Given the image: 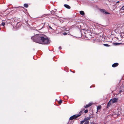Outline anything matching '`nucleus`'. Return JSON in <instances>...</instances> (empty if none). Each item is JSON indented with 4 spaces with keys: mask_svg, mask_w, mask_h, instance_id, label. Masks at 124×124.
Returning <instances> with one entry per match:
<instances>
[{
    "mask_svg": "<svg viewBox=\"0 0 124 124\" xmlns=\"http://www.w3.org/2000/svg\"><path fill=\"white\" fill-rule=\"evenodd\" d=\"M31 39L35 42L42 44H48L49 43V40L45 35L39 34L32 36Z\"/></svg>",
    "mask_w": 124,
    "mask_h": 124,
    "instance_id": "obj_1",
    "label": "nucleus"
},
{
    "mask_svg": "<svg viewBox=\"0 0 124 124\" xmlns=\"http://www.w3.org/2000/svg\"><path fill=\"white\" fill-rule=\"evenodd\" d=\"M82 111H81L78 114L74 115L70 117L69 118V120H72L73 119H76L80 116L82 114Z\"/></svg>",
    "mask_w": 124,
    "mask_h": 124,
    "instance_id": "obj_2",
    "label": "nucleus"
},
{
    "mask_svg": "<svg viewBox=\"0 0 124 124\" xmlns=\"http://www.w3.org/2000/svg\"><path fill=\"white\" fill-rule=\"evenodd\" d=\"M101 12L105 14H109L110 13L108 12H106L105 10L104 9H101L100 10Z\"/></svg>",
    "mask_w": 124,
    "mask_h": 124,
    "instance_id": "obj_3",
    "label": "nucleus"
},
{
    "mask_svg": "<svg viewBox=\"0 0 124 124\" xmlns=\"http://www.w3.org/2000/svg\"><path fill=\"white\" fill-rule=\"evenodd\" d=\"M118 100V98H113V99H111V100L112 101V102L113 103H114L116 102Z\"/></svg>",
    "mask_w": 124,
    "mask_h": 124,
    "instance_id": "obj_4",
    "label": "nucleus"
},
{
    "mask_svg": "<svg viewBox=\"0 0 124 124\" xmlns=\"http://www.w3.org/2000/svg\"><path fill=\"white\" fill-rule=\"evenodd\" d=\"M119 65V64L117 63H116L113 64L112 65L113 67H116L117 66Z\"/></svg>",
    "mask_w": 124,
    "mask_h": 124,
    "instance_id": "obj_5",
    "label": "nucleus"
},
{
    "mask_svg": "<svg viewBox=\"0 0 124 124\" xmlns=\"http://www.w3.org/2000/svg\"><path fill=\"white\" fill-rule=\"evenodd\" d=\"M90 118H91L90 117H87L86 118L84 119V121L85 122H86L88 121V120H90Z\"/></svg>",
    "mask_w": 124,
    "mask_h": 124,
    "instance_id": "obj_6",
    "label": "nucleus"
},
{
    "mask_svg": "<svg viewBox=\"0 0 124 124\" xmlns=\"http://www.w3.org/2000/svg\"><path fill=\"white\" fill-rule=\"evenodd\" d=\"M64 6L66 8L68 9H70L71 8L67 4H64Z\"/></svg>",
    "mask_w": 124,
    "mask_h": 124,
    "instance_id": "obj_7",
    "label": "nucleus"
},
{
    "mask_svg": "<svg viewBox=\"0 0 124 124\" xmlns=\"http://www.w3.org/2000/svg\"><path fill=\"white\" fill-rule=\"evenodd\" d=\"M111 103V100L108 102L107 105V108L109 107L110 106Z\"/></svg>",
    "mask_w": 124,
    "mask_h": 124,
    "instance_id": "obj_8",
    "label": "nucleus"
},
{
    "mask_svg": "<svg viewBox=\"0 0 124 124\" xmlns=\"http://www.w3.org/2000/svg\"><path fill=\"white\" fill-rule=\"evenodd\" d=\"M92 105V104L91 103H90L88 105H86L84 107L85 108H87L91 106Z\"/></svg>",
    "mask_w": 124,
    "mask_h": 124,
    "instance_id": "obj_9",
    "label": "nucleus"
},
{
    "mask_svg": "<svg viewBox=\"0 0 124 124\" xmlns=\"http://www.w3.org/2000/svg\"><path fill=\"white\" fill-rule=\"evenodd\" d=\"M101 108V106H98L97 107V110L98 111L99 109H100Z\"/></svg>",
    "mask_w": 124,
    "mask_h": 124,
    "instance_id": "obj_10",
    "label": "nucleus"
},
{
    "mask_svg": "<svg viewBox=\"0 0 124 124\" xmlns=\"http://www.w3.org/2000/svg\"><path fill=\"white\" fill-rule=\"evenodd\" d=\"M80 14L81 15L84 16L85 15V13L83 11H81L80 12Z\"/></svg>",
    "mask_w": 124,
    "mask_h": 124,
    "instance_id": "obj_11",
    "label": "nucleus"
},
{
    "mask_svg": "<svg viewBox=\"0 0 124 124\" xmlns=\"http://www.w3.org/2000/svg\"><path fill=\"white\" fill-rule=\"evenodd\" d=\"M121 44V43H113V45H114L116 46V45H119Z\"/></svg>",
    "mask_w": 124,
    "mask_h": 124,
    "instance_id": "obj_12",
    "label": "nucleus"
},
{
    "mask_svg": "<svg viewBox=\"0 0 124 124\" xmlns=\"http://www.w3.org/2000/svg\"><path fill=\"white\" fill-rule=\"evenodd\" d=\"M24 6L26 8H27L28 7V5L27 4H24Z\"/></svg>",
    "mask_w": 124,
    "mask_h": 124,
    "instance_id": "obj_13",
    "label": "nucleus"
},
{
    "mask_svg": "<svg viewBox=\"0 0 124 124\" xmlns=\"http://www.w3.org/2000/svg\"><path fill=\"white\" fill-rule=\"evenodd\" d=\"M103 45L105 46H108H108H110V45H108V44H103Z\"/></svg>",
    "mask_w": 124,
    "mask_h": 124,
    "instance_id": "obj_14",
    "label": "nucleus"
},
{
    "mask_svg": "<svg viewBox=\"0 0 124 124\" xmlns=\"http://www.w3.org/2000/svg\"><path fill=\"white\" fill-rule=\"evenodd\" d=\"M62 103V100H60L58 102V103L59 104H61Z\"/></svg>",
    "mask_w": 124,
    "mask_h": 124,
    "instance_id": "obj_15",
    "label": "nucleus"
},
{
    "mask_svg": "<svg viewBox=\"0 0 124 124\" xmlns=\"http://www.w3.org/2000/svg\"><path fill=\"white\" fill-rule=\"evenodd\" d=\"M5 23L4 22H2V23H1V25L3 26H4L5 25Z\"/></svg>",
    "mask_w": 124,
    "mask_h": 124,
    "instance_id": "obj_16",
    "label": "nucleus"
},
{
    "mask_svg": "<svg viewBox=\"0 0 124 124\" xmlns=\"http://www.w3.org/2000/svg\"><path fill=\"white\" fill-rule=\"evenodd\" d=\"M89 122L88 121H87L85 122L84 124H89Z\"/></svg>",
    "mask_w": 124,
    "mask_h": 124,
    "instance_id": "obj_17",
    "label": "nucleus"
},
{
    "mask_svg": "<svg viewBox=\"0 0 124 124\" xmlns=\"http://www.w3.org/2000/svg\"><path fill=\"white\" fill-rule=\"evenodd\" d=\"M88 110H86L84 111V112L85 113H87L88 112Z\"/></svg>",
    "mask_w": 124,
    "mask_h": 124,
    "instance_id": "obj_18",
    "label": "nucleus"
},
{
    "mask_svg": "<svg viewBox=\"0 0 124 124\" xmlns=\"http://www.w3.org/2000/svg\"><path fill=\"white\" fill-rule=\"evenodd\" d=\"M85 122L84 121V120L81 121L80 122V124H83Z\"/></svg>",
    "mask_w": 124,
    "mask_h": 124,
    "instance_id": "obj_19",
    "label": "nucleus"
},
{
    "mask_svg": "<svg viewBox=\"0 0 124 124\" xmlns=\"http://www.w3.org/2000/svg\"><path fill=\"white\" fill-rule=\"evenodd\" d=\"M62 34L64 35H67V33L66 32H64L62 33Z\"/></svg>",
    "mask_w": 124,
    "mask_h": 124,
    "instance_id": "obj_20",
    "label": "nucleus"
},
{
    "mask_svg": "<svg viewBox=\"0 0 124 124\" xmlns=\"http://www.w3.org/2000/svg\"><path fill=\"white\" fill-rule=\"evenodd\" d=\"M52 14L53 15H54L55 14V13L54 11H52Z\"/></svg>",
    "mask_w": 124,
    "mask_h": 124,
    "instance_id": "obj_21",
    "label": "nucleus"
},
{
    "mask_svg": "<svg viewBox=\"0 0 124 124\" xmlns=\"http://www.w3.org/2000/svg\"><path fill=\"white\" fill-rule=\"evenodd\" d=\"M88 31H90V30H87V31H85V33H86V32H87Z\"/></svg>",
    "mask_w": 124,
    "mask_h": 124,
    "instance_id": "obj_22",
    "label": "nucleus"
},
{
    "mask_svg": "<svg viewBox=\"0 0 124 124\" xmlns=\"http://www.w3.org/2000/svg\"><path fill=\"white\" fill-rule=\"evenodd\" d=\"M59 49H61V46H60V47H59Z\"/></svg>",
    "mask_w": 124,
    "mask_h": 124,
    "instance_id": "obj_23",
    "label": "nucleus"
},
{
    "mask_svg": "<svg viewBox=\"0 0 124 124\" xmlns=\"http://www.w3.org/2000/svg\"><path fill=\"white\" fill-rule=\"evenodd\" d=\"M49 27L51 29H52V28L50 26H49Z\"/></svg>",
    "mask_w": 124,
    "mask_h": 124,
    "instance_id": "obj_24",
    "label": "nucleus"
},
{
    "mask_svg": "<svg viewBox=\"0 0 124 124\" xmlns=\"http://www.w3.org/2000/svg\"><path fill=\"white\" fill-rule=\"evenodd\" d=\"M116 115H117V116H118L120 114H116Z\"/></svg>",
    "mask_w": 124,
    "mask_h": 124,
    "instance_id": "obj_25",
    "label": "nucleus"
},
{
    "mask_svg": "<svg viewBox=\"0 0 124 124\" xmlns=\"http://www.w3.org/2000/svg\"><path fill=\"white\" fill-rule=\"evenodd\" d=\"M91 124H94L93 123H91Z\"/></svg>",
    "mask_w": 124,
    "mask_h": 124,
    "instance_id": "obj_26",
    "label": "nucleus"
},
{
    "mask_svg": "<svg viewBox=\"0 0 124 124\" xmlns=\"http://www.w3.org/2000/svg\"><path fill=\"white\" fill-rule=\"evenodd\" d=\"M119 1H117L116 2V3H119Z\"/></svg>",
    "mask_w": 124,
    "mask_h": 124,
    "instance_id": "obj_27",
    "label": "nucleus"
},
{
    "mask_svg": "<svg viewBox=\"0 0 124 124\" xmlns=\"http://www.w3.org/2000/svg\"><path fill=\"white\" fill-rule=\"evenodd\" d=\"M122 92V90H121V91H120V92H119V93H121V92Z\"/></svg>",
    "mask_w": 124,
    "mask_h": 124,
    "instance_id": "obj_28",
    "label": "nucleus"
},
{
    "mask_svg": "<svg viewBox=\"0 0 124 124\" xmlns=\"http://www.w3.org/2000/svg\"><path fill=\"white\" fill-rule=\"evenodd\" d=\"M122 38V37H123L121 36H120Z\"/></svg>",
    "mask_w": 124,
    "mask_h": 124,
    "instance_id": "obj_29",
    "label": "nucleus"
}]
</instances>
